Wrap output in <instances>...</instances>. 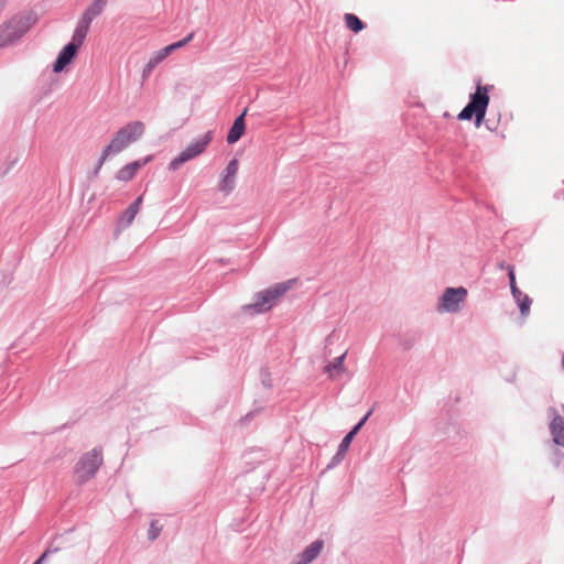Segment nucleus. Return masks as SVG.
<instances>
[{"mask_svg":"<svg viewBox=\"0 0 564 564\" xmlns=\"http://www.w3.org/2000/svg\"><path fill=\"white\" fill-rule=\"evenodd\" d=\"M145 131L142 121L135 120L121 127L113 135L109 144L105 148L106 153L116 155L127 149L131 143L137 142Z\"/></svg>","mask_w":564,"mask_h":564,"instance_id":"nucleus-1","label":"nucleus"},{"mask_svg":"<svg viewBox=\"0 0 564 564\" xmlns=\"http://www.w3.org/2000/svg\"><path fill=\"white\" fill-rule=\"evenodd\" d=\"M491 87L492 86H482L478 84L476 91L473 93L469 97V102L458 113L457 118L459 120H470L473 117H475V124L476 127H479L486 116V111L489 105L488 89Z\"/></svg>","mask_w":564,"mask_h":564,"instance_id":"nucleus-2","label":"nucleus"},{"mask_svg":"<svg viewBox=\"0 0 564 564\" xmlns=\"http://www.w3.org/2000/svg\"><path fill=\"white\" fill-rule=\"evenodd\" d=\"M33 13L14 15L8 23L0 26V46H8L19 41L35 23Z\"/></svg>","mask_w":564,"mask_h":564,"instance_id":"nucleus-3","label":"nucleus"},{"mask_svg":"<svg viewBox=\"0 0 564 564\" xmlns=\"http://www.w3.org/2000/svg\"><path fill=\"white\" fill-rule=\"evenodd\" d=\"M291 288V281L276 283L254 295V301L251 304L245 305V312H252L261 314L269 311L278 299L284 295Z\"/></svg>","mask_w":564,"mask_h":564,"instance_id":"nucleus-4","label":"nucleus"},{"mask_svg":"<svg viewBox=\"0 0 564 564\" xmlns=\"http://www.w3.org/2000/svg\"><path fill=\"white\" fill-rule=\"evenodd\" d=\"M102 465L101 448H93L84 454L76 463L74 468L75 480L78 485L87 482L94 478L99 467Z\"/></svg>","mask_w":564,"mask_h":564,"instance_id":"nucleus-5","label":"nucleus"},{"mask_svg":"<svg viewBox=\"0 0 564 564\" xmlns=\"http://www.w3.org/2000/svg\"><path fill=\"white\" fill-rule=\"evenodd\" d=\"M212 140L213 131H207L200 139L189 144L176 158H174L170 162L169 169L173 171L180 169L181 165L203 153Z\"/></svg>","mask_w":564,"mask_h":564,"instance_id":"nucleus-6","label":"nucleus"},{"mask_svg":"<svg viewBox=\"0 0 564 564\" xmlns=\"http://www.w3.org/2000/svg\"><path fill=\"white\" fill-rule=\"evenodd\" d=\"M467 290L463 286L446 288L440 297L437 311L446 313H457L466 301Z\"/></svg>","mask_w":564,"mask_h":564,"instance_id":"nucleus-7","label":"nucleus"},{"mask_svg":"<svg viewBox=\"0 0 564 564\" xmlns=\"http://www.w3.org/2000/svg\"><path fill=\"white\" fill-rule=\"evenodd\" d=\"M84 41L85 37L82 36L78 39L77 33L74 32L72 41L62 48L53 64L54 73H61L64 70V68L75 58Z\"/></svg>","mask_w":564,"mask_h":564,"instance_id":"nucleus-8","label":"nucleus"},{"mask_svg":"<svg viewBox=\"0 0 564 564\" xmlns=\"http://www.w3.org/2000/svg\"><path fill=\"white\" fill-rule=\"evenodd\" d=\"M106 6H107L106 0H95L85 10V12L83 13L82 18L79 19V21L76 25V29L74 31L75 33H77L78 39L82 36L86 39L91 22L94 21L95 18H97L98 15H100L104 12Z\"/></svg>","mask_w":564,"mask_h":564,"instance_id":"nucleus-9","label":"nucleus"},{"mask_svg":"<svg viewBox=\"0 0 564 564\" xmlns=\"http://www.w3.org/2000/svg\"><path fill=\"white\" fill-rule=\"evenodd\" d=\"M238 160L232 159L228 162L225 171L224 176L221 177L218 189L223 193L229 194L235 189L236 186V175L238 172Z\"/></svg>","mask_w":564,"mask_h":564,"instance_id":"nucleus-10","label":"nucleus"},{"mask_svg":"<svg viewBox=\"0 0 564 564\" xmlns=\"http://www.w3.org/2000/svg\"><path fill=\"white\" fill-rule=\"evenodd\" d=\"M152 159V156H147L144 159H140V160H137V161H133L131 163H128L127 165H124L123 167H121L117 173H116V178L118 181H122V182H128V181H131L134 175L137 174V172L142 167L144 166L148 162H150Z\"/></svg>","mask_w":564,"mask_h":564,"instance_id":"nucleus-11","label":"nucleus"},{"mask_svg":"<svg viewBox=\"0 0 564 564\" xmlns=\"http://www.w3.org/2000/svg\"><path fill=\"white\" fill-rule=\"evenodd\" d=\"M509 282L512 296L519 305L520 312L522 315H525L529 311V296L527 294H522V292L518 289L516 284V276L512 268H509Z\"/></svg>","mask_w":564,"mask_h":564,"instance_id":"nucleus-12","label":"nucleus"},{"mask_svg":"<svg viewBox=\"0 0 564 564\" xmlns=\"http://www.w3.org/2000/svg\"><path fill=\"white\" fill-rule=\"evenodd\" d=\"M324 542L316 540L305 547L303 552L299 554V560L293 564H310L312 563L322 552Z\"/></svg>","mask_w":564,"mask_h":564,"instance_id":"nucleus-13","label":"nucleus"},{"mask_svg":"<svg viewBox=\"0 0 564 564\" xmlns=\"http://www.w3.org/2000/svg\"><path fill=\"white\" fill-rule=\"evenodd\" d=\"M246 113H247V109H245L242 111V113L239 115L235 119L231 128L229 129L227 138H226L227 142L229 144L236 143L243 135L245 130H246V123H245Z\"/></svg>","mask_w":564,"mask_h":564,"instance_id":"nucleus-14","label":"nucleus"},{"mask_svg":"<svg viewBox=\"0 0 564 564\" xmlns=\"http://www.w3.org/2000/svg\"><path fill=\"white\" fill-rule=\"evenodd\" d=\"M356 435H357L356 431L350 430L344 436V438L341 440V442H340V444L338 446L337 453L334 455V457L332 459V464L333 465L334 464H339L344 459V457H345V455H346V453H347V451H348V448H349V446H350V444H351V442H352V440H354V437Z\"/></svg>","mask_w":564,"mask_h":564,"instance_id":"nucleus-15","label":"nucleus"},{"mask_svg":"<svg viewBox=\"0 0 564 564\" xmlns=\"http://www.w3.org/2000/svg\"><path fill=\"white\" fill-rule=\"evenodd\" d=\"M551 433L557 445H564V420L556 415L550 424Z\"/></svg>","mask_w":564,"mask_h":564,"instance_id":"nucleus-16","label":"nucleus"},{"mask_svg":"<svg viewBox=\"0 0 564 564\" xmlns=\"http://www.w3.org/2000/svg\"><path fill=\"white\" fill-rule=\"evenodd\" d=\"M347 352H344L339 357H336L333 361L327 364L324 368V372L328 373L330 378L334 377V372L343 373L346 371L344 366V360L346 358Z\"/></svg>","mask_w":564,"mask_h":564,"instance_id":"nucleus-17","label":"nucleus"},{"mask_svg":"<svg viewBox=\"0 0 564 564\" xmlns=\"http://www.w3.org/2000/svg\"><path fill=\"white\" fill-rule=\"evenodd\" d=\"M344 19L346 22V26L355 33L362 31L366 26V24L357 15L352 13H346Z\"/></svg>","mask_w":564,"mask_h":564,"instance_id":"nucleus-18","label":"nucleus"},{"mask_svg":"<svg viewBox=\"0 0 564 564\" xmlns=\"http://www.w3.org/2000/svg\"><path fill=\"white\" fill-rule=\"evenodd\" d=\"M165 58L166 57L162 55L161 51L156 52L155 55H153L145 64L142 72V77L147 78L153 72V69Z\"/></svg>","mask_w":564,"mask_h":564,"instance_id":"nucleus-19","label":"nucleus"},{"mask_svg":"<svg viewBox=\"0 0 564 564\" xmlns=\"http://www.w3.org/2000/svg\"><path fill=\"white\" fill-rule=\"evenodd\" d=\"M193 37H194V32H191L183 40H181L178 42H175V43H172V44L161 48L160 51L162 52L163 56L167 57L175 50L181 48V47L185 46L187 43H189L193 40Z\"/></svg>","mask_w":564,"mask_h":564,"instance_id":"nucleus-20","label":"nucleus"},{"mask_svg":"<svg viewBox=\"0 0 564 564\" xmlns=\"http://www.w3.org/2000/svg\"><path fill=\"white\" fill-rule=\"evenodd\" d=\"M138 212L129 205L119 217V226L123 228L129 227L135 218Z\"/></svg>","mask_w":564,"mask_h":564,"instance_id":"nucleus-21","label":"nucleus"},{"mask_svg":"<svg viewBox=\"0 0 564 564\" xmlns=\"http://www.w3.org/2000/svg\"><path fill=\"white\" fill-rule=\"evenodd\" d=\"M161 531H162V525L160 524V522L158 520H152L150 522V528L148 531V539L150 541H155L159 538Z\"/></svg>","mask_w":564,"mask_h":564,"instance_id":"nucleus-22","label":"nucleus"},{"mask_svg":"<svg viewBox=\"0 0 564 564\" xmlns=\"http://www.w3.org/2000/svg\"><path fill=\"white\" fill-rule=\"evenodd\" d=\"M61 550V546L51 544L33 564H43L51 554L57 553Z\"/></svg>","mask_w":564,"mask_h":564,"instance_id":"nucleus-23","label":"nucleus"},{"mask_svg":"<svg viewBox=\"0 0 564 564\" xmlns=\"http://www.w3.org/2000/svg\"><path fill=\"white\" fill-rule=\"evenodd\" d=\"M417 338L419 337L416 335L403 337L400 339V346L404 350L411 349L414 346V344L417 341Z\"/></svg>","mask_w":564,"mask_h":564,"instance_id":"nucleus-24","label":"nucleus"},{"mask_svg":"<svg viewBox=\"0 0 564 564\" xmlns=\"http://www.w3.org/2000/svg\"><path fill=\"white\" fill-rule=\"evenodd\" d=\"M110 156L109 153H106V150L104 149V151L101 152V155L97 162V165L96 167L94 169L93 173H91V177H97L98 174H99V171L101 169V166L104 165L105 161Z\"/></svg>","mask_w":564,"mask_h":564,"instance_id":"nucleus-25","label":"nucleus"},{"mask_svg":"<svg viewBox=\"0 0 564 564\" xmlns=\"http://www.w3.org/2000/svg\"><path fill=\"white\" fill-rule=\"evenodd\" d=\"M110 156L109 153H106V150L104 149V151L101 152V155L97 162V165L96 167L94 169L93 173H91V177H97L98 174H99V171L101 169V166L104 165L105 161Z\"/></svg>","mask_w":564,"mask_h":564,"instance_id":"nucleus-26","label":"nucleus"},{"mask_svg":"<svg viewBox=\"0 0 564 564\" xmlns=\"http://www.w3.org/2000/svg\"><path fill=\"white\" fill-rule=\"evenodd\" d=\"M372 413V410L368 411L364 417L351 429L352 431H356V433L358 434V432L361 430V427L365 425V423L367 422V420L369 419V416L371 415Z\"/></svg>","mask_w":564,"mask_h":564,"instance_id":"nucleus-27","label":"nucleus"},{"mask_svg":"<svg viewBox=\"0 0 564 564\" xmlns=\"http://www.w3.org/2000/svg\"><path fill=\"white\" fill-rule=\"evenodd\" d=\"M261 381H262V384L267 388H271L272 387V381H271V377H270V373L268 370H262L261 371Z\"/></svg>","mask_w":564,"mask_h":564,"instance_id":"nucleus-28","label":"nucleus"},{"mask_svg":"<svg viewBox=\"0 0 564 564\" xmlns=\"http://www.w3.org/2000/svg\"><path fill=\"white\" fill-rule=\"evenodd\" d=\"M141 205H142V196H139L132 204H130V206L132 208H134L138 213L141 208Z\"/></svg>","mask_w":564,"mask_h":564,"instance_id":"nucleus-29","label":"nucleus"}]
</instances>
